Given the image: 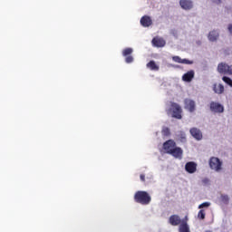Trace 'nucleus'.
Instances as JSON below:
<instances>
[{
	"label": "nucleus",
	"instance_id": "nucleus-26",
	"mask_svg": "<svg viewBox=\"0 0 232 232\" xmlns=\"http://www.w3.org/2000/svg\"><path fill=\"white\" fill-rule=\"evenodd\" d=\"M125 63H127V64H130L131 63H133V56L129 55V56H125Z\"/></svg>",
	"mask_w": 232,
	"mask_h": 232
},
{
	"label": "nucleus",
	"instance_id": "nucleus-10",
	"mask_svg": "<svg viewBox=\"0 0 232 232\" xmlns=\"http://www.w3.org/2000/svg\"><path fill=\"white\" fill-rule=\"evenodd\" d=\"M140 24L144 28H148V27L151 26V24H153V22L151 21V17H150L148 15L142 16L140 19Z\"/></svg>",
	"mask_w": 232,
	"mask_h": 232
},
{
	"label": "nucleus",
	"instance_id": "nucleus-28",
	"mask_svg": "<svg viewBox=\"0 0 232 232\" xmlns=\"http://www.w3.org/2000/svg\"><path fill=\"white\" fill-rule=\"evenodd\" d=\"M202 184H204V186L209 184V179L208 178H205L202 179Z\"/></svg>",
	"mask_w": 232,
	"mask_h": 232
},
{
	"label": "nucleus",
	"instance_id": "nucleus-16",
	"mask_svg": "<svg viewBox=\"0 0 232 232\" xmlns=\"http://www.w3.org/2000/svg\"><path fill=\"white\" fill-rule=\"evenodd\" d=\"M227 67H228V65L227 63H220L218 65V73H226V74H227Z\"/></svg>",
	"mask_w": 232,
	"mask_h": 232
},
{
	"label": "nucleus",
	"instance_id": "nucleus-31",
	"mask_svg": "<svg viewBox=\"0 0 232 232\" xmlns=\"http://www.w3.org/2000/svg\"><path fill=\"white\" fill-rule=\"evenodd\" d=\"M222 200H223L224 202H229V197H227V196H223V197H222Z\"/></svg>",
	"mask_w": 232,
	"mask_h": 232
},
{
	"label": "nucleus",
	"instance_id": "nucleus-15",
	"mask_svg": "<svg viewBox=\"0 0 232 232\" xmlns=\"http://www.w3.org/2000/svg\"><path fill=\"white\" fill-rule=\"evenodd\" d=\"M172 61L179 63V64H193V62L188 59H182L180 56H172Z\"/></svg>",
	"mask_w": 232,
	"mask_h": 232
},
{
	"label": "nucleus",
	"instance_id": "nucleus-13",
	"mask_svg": "<svg viewBox=\"0 0 232 232\" xmlns=\"http://www.w3.org/2000/svg\"><path fill=\"white\" fill-rule=\"evenodd\" d=\"M169 222L171 226H179L182 224V219L178 215H172L169 217Z\"/></svg>",
	"mask_w": 232,
	"mask_h": 232
},
{
	"label": "nucleus",
	"instance_id": "nucleus-17",
	"mask_svg": "<svg viewBox=\"0 0 232 232\" xmlns=\"http://www.w3.org/2000/svg\"><path fill=\"white\" fill-rule=\"evenodd\" d=\"M147 68H150V70H152V72H159V70H160V67H159V65H157L155 61H150L147 63Z\"/></svg>",
	"mask_w": 232,
	"mask_h": 232
},
{
	"label": "nucleus",
	"instance_id": "nucleus-2",
	"mask_svg": "<svg viewBox=\"0 0 232 232\" xmlns=\"http://www.w3.org/2000/svg\"><path fill=\"white\" fill-rule=\"evenodd\" d=\"M134 200L137 204L148 206L151 202V196L147 191L139 190L134 194Z\"/></svg>",
	"mask_w": 232,
	"mask_h": 232
},
{
	"label": "nucleus",
	"instance_id": "nucleus-20",
	"mask_svg": "<svg viewBox=\"0 0 232 232\" xmlns=\"http://www.w3.org/2000/svg\"><path fill=\"white\" fill-rule=\"evenodd\" d=\"M179 232H189V226L188 225V222L182 221L179 225Z\"/></svg>",
	"mask_w": 232,
	"mask_h": 232
},
{
	"label": "nucleus",
	"instance_id": "nucleus-8",
	"mask_svg": "<svg viewBox=\"0 0 232 232\" xmlns=\"http://www.w3.org/2000/svg\"><path fill=\"white\" fill-rule=\"evenodd\" d=\"M179 6L183 10H191V8H193V1L192 0H179Z\"/></svg>",
	"mask_w": 232,
	"mask_h": 232
},
{
	"label": "nucleus",
	"instance_id": "nucleus-1",
	"mask_svg": "<svg viewBox=\"0 0 232 232\" xmlns=\"http://www.w3.org/2000/svg\"><path fill=\"white\" fill-rule=\"evenodd\" d=\"M166 112L168 115H171L173 119H182V107L177 102H169Z\"/></svg>",
	"mask_w": 232,
	"mask_h": 232
},
{
	"label": "nucleus",
	"instance_id": "nucleus-25",
	"mask_svg": "<svg viewBox=\"0 0 232 232\" xmlns=\"http://www.w3.org/2000/svg\"><path fill=\"white\" fill-rule=\"evenodd\" d=\"M209 206H211V203L204 202L198 206V209H203V208H209Z\"/></svg>",
	"mask_w": 232,
	"mask_h": 232
},
{
	"label": "nucleus",
	"instance_id": "nucleus-30",
	"mask_svg": "<svg viewBox=\"0 0 232 232\" xmlns=\"http://www.w3.org/2000/svg\"><path fill=\"white\" fill-rule=\"evenodd\" d=\"M227 30H228L230 35H232V24H229L227 25Z\"/></svg>",
	"mask_w": 232,
	"mask_h": 232
},
{
	"label": "nucleus",
	"instance_id": "nucleus-18",
	"mask_svg": "<svg viewBox=\"0 0 232 232\" xmlns=\"http://www.w3.org/2000/svg\"><path fill=\"white\" fill-rule=\"evenodd\" d=\"M213 90L215 92V93H224V85H222L221 83H215Z\"/></svg>",
	"mask_w": 232,
	"mask_h": 232
},
{
	"label": "nucleus",
	"instance_id": "nucleus-22",
	"mask_svg": "<svg viewBox=\"0 0 232 232\" xmlns=\"http://www.w3.org/2000/svg\"><path fill=\"white\" fill-rule=\"evenodd\" d=\"M162 136L163 137H169L171 135V131L169 130V128L165 127L161 130Z\"/></svg>",
	"mask_w": 232,
	"mask_h": 232
},
{
	"label": "nucleus",
	"instance_id": "nucleus-4",
	"mask_svg": "<svg viewBox=\"0 0 232 232\" xmlns=\"http://www.w3.org/2000/svg\"><path fill=\"white\" fill-rule=\"evenodd\" d=\"M184 108L189 111V113H193V111L197 110V103L195 101L187 98L184 100Z\"/></svg>",
	"mask_w": 232,
	"mask_h": 232
},
{
	"label": "nucleus",
	"instance_id": "nucleus-3",
	"mask_svg": "<svg viewBox=\"0 0 232 232\" xmlns=\"http://www.w3.org/2000/svg\"><path fill=\"white\" fill-rule=\"evenodd\" d=\"M209 167L215 171H220L222 169V161L217 157H212L209 160Z\"/></svg>",
	"mask_w": 232,
	"mask_h": 232
},
{
	"label": "nucleus",
	"instance_id": "nucleus-19",
	"mask_svg": "<svg viewBox=\"0 0 232 232\" xmlns=\"http://www.w3.org/2000/svg\"><path fill=\"white\" fill-rule=\"evenodd\" d=\"M218 32L217 31H211L208 34V40L211 41L212 43H215V41H217V39H218Z\"/></svg>",
	"mask_w": 232,
	"mask_h": 232
},
{
	"label": "nucleus",
	"instance_id": "nucleus-21",
	"mask_svg": "<svg viewBox=\"0 0 232 232\" xmlns=\"http://www.w3.org/2000/svg\"><path fill=\"white\" fill-rule=\"evenodd\" d=\"M131 53H133V49L130 48V47L125 48L122 51L123 57H128V56L131 55Z\"/></svg>",
	"mask_w": 232,
	"mask_h": 232
},
{
	"label": "nucleus",
	"instance_id": "nucleus-24",
	"mask_svg": "<svg viewBox=\"0 0 232 232\" xmlns=\"http://www.w3.org/2000/svg\"><path fill=\"white\" fill-rule=\"evenodd\" d=\"M222 81H223L224 82H226V84H228V86H231V87H232V80H231V78L227 77V76H224V77L222 78Z\"/></svg>",
	"mask_w": 232,
	"mask_h": 232
},
{
	"label": "nucleus",
	"instance_id": "nucleus-7",
	"mask_svg": "<svg viewBox=\"0 0 232 232\" xmlns=\"http://www.w3.org/2000/svg\"><path fill=\"white\" fill-rule=\"evenodd\" d=\"M184 151L179 147H174V150L169 152V155H172L174 159H182Z\"/></svg>",
	"mask_w": 232,
	"mask_h": 232
},
{
	"label": "nucleus",
	"instance_id": "nucleus-23",
	"mask_svg": "<svg viewBox=\"0 0 232 232\" xmlns=\"http://www.w3.org/2000/svg\"><path fill=\"white\" fill-rule=\"evenodd\" d=\"M198 218L199 220H204V218H206V210L200 209L198 213Z\"/></svg>",
	"mask_w": 232,
	"mask_h": 232
},
{
	"label": "nucleus",
	"instance_id": "nucleus-5",
	"mask_svg": "<svg viewBox=\"0 0 232 232\" xmlns=\"http://www.w3.org/2000/svg\"><path fill=\"white\" fill-rule=\"evenodd\" d=\"M175 148H177V143L173 140H169L163 143V150L166 153L169 154Z\"/></svg>",
	"mask_w": 232,
	"mask_h": 232
},
{
	"label": "nucleus",
	"instance_id": "nucleus-11",
	"mask_svg": "<svg viewBox=\"0 0 232 232\" xmlns=\"http://www.w3.org/2000/svg\"><path fill=\"white\" fill-rule=\"evenodd\" d=\"M195 78V71L191 70L183 74L182 81L185 82H191L193 79Z\"/></svg>",
	"mask_w": 232,
	"mask_h": 232
},
{
	"label": "nucleus",
	"instance_id": "nucleus-29",
	"mask_svg": "<svg viewBox=\"0 0 232 232\" xmlns=\"http://www.w3.org/2000/svg\"><path fill=\"white\" fill-rule=\"evenodd\" d=\"M140 179L141 182H146V176L144 174H140Z\"/></svg>",
	"mask_w": 232,
	"mask_h": 232
},
{
	"label": "nucleus",
	"instance_id": "nucleus-6",
	"mask_svg": "<svg viewBox=\"0 0 232 232\" xmlns=\"http://www.w3.org/2000/svg\"><path fill=\"white\" fill-rule=\"evenodd\" d=\"M210 111L213 113H224V105L212 102L210 103Z\"/></svg>",
	"mask_w": 232,
	"mask_h": 232
},
{
	"label": "nucleus",
	"instance_id": "nucleus-9",
	"mask_svg": "<svg viewBox=\"0 0 232 232\" xmlns=\"http://www.w3.org/2000/svg\"><path fill=\"white\" fill-rule=\"evenodd\" d=\"M152 44L157 48H164V46H166V40L163 38L156 37L152 39Z\"/></svg>",
	"mask_w": 232,
	"mask_h": 232
},
{
	"label": "nucleus",
	"instance_id": "nucleus-27",
	"mask_svg": "<svg viewBox=\"0 0 232 232\" xmlns=\"http://www.w3.org/2000/svg\"><path fill=\"white\" fill-rule=\"evenodd\" d=\"M227 74V75H232V65H228Z\"/></svg>",
	"mask_w": 232,
	"mask_h": 232
},
{
	"label": "nucleus",
	"instance_id": "nucleus-32",
	"mask_svg": "<svg viewBox=\"0 0 232 232\" xmlns=\"http://www.w3.org/2000/svg\"><path fill=\"white\" fill-rule=\"evenodd\" d=\"M213 3H215L216 5H221L222 4V0H212Z\"/></svg>",
	"mask_w": 232,
	"mask_h": 232
},
{
	"label": "nucleus",
	"instance_id": "nucleus-12",
	"mask_svg": "<svg viewBox=\"0 0 232 232\" xmlns=\"http://www.w3.org/2000/svg\"><path fill=\"white\" fill-rule=\"evenodd\" d=\"M190 134L196 140H202V131L198 128L190 129Z\"/></svg>",
	"mask_w": 232,
	"mask_h": 232
},
{
	"label": "nucleus",
	"instance_id": "nucleus-14",
	"mask_svg": "<svg viewBox=\"0 0 232 232\" xmlns=\"http://www.w3.org/2000/svg\"><path fill=\"white\" fill-rule=\"evenodd\" d=\"M185 169L188 173H195V171H197V163L193 161L186 163Z\"/></svg>",
	"mask_w": 232,
	"mask_h": 232
}]
</instances>
